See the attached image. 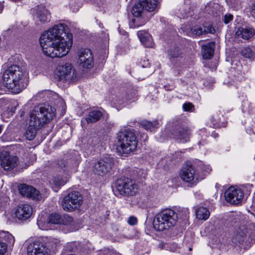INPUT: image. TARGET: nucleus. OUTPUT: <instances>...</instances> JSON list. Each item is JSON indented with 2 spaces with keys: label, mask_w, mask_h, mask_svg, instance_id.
<instances>
[{
  "label": "nucleus",
  "mask_w": 255,
  "mask_h": 255,
  "mask_svg": "<svg viewBox=\"0 0 255 255\" xmlns=\"http://www.w3.org/2000/svg\"><path fill=\"white\" fill-rule=\"evenodd\" d=\"M39 42L46 56L60 58L69 52L72 44V36L67 25L60 23L43 32L39 38Z\"/></svg>",
  "instance_id": "obj_1"
},
{
  "label": "nucleus",
  "mask_w": 255,
  "mask_h": 255,
  "mask_svg": "<svg viewBox=\"0 0 255 255\" xmlns=\"http://www.w3.org/2000/svg\"><path fill=\"white\" fill-rule=\"evenodd\" d=\"M27 74L17 65L9 66L3 73L0 80V94L11 90L12 93H19L28 85Z\"/></svg>",
  "instance_id": "obj_2"
},
{
  "label": "nucleus",
  "mask_w": 255,
  "mask_h": 255,
  "mask_svg": "<svg viewBox=\"0 0 255 255\" xmlns=\"http://www.w3.org/2000/svg\"><path fill=\"white\" fill-rule=\"evenodd\" d=\"M118 150L123 154H128L136 149L137 144L136 136L131 129H127L117 134Z\"/></svg>",
  "instance_id": "obj_3"
},
{
  "label": "nucleus",
  "mask_w": 255,
  "mask_h": 255,
  "mask_svg": "<svg viewBox=\"0 0 255 255\" xmlns=\"http://www.w3.org/2000/svg\"><path fill=\"white\" fill-rule=\"evenodd\" d=\"M177 220V214L174 211L169 209H165L155 216L153 227L156 231H163L173 227Z\"/></svg>",
  "instance_id": "obj_4"
},
{
  "label": "nucleus",
  "mask_w": 255,
  "mask_h": 255,
  "mask_svg": "<svg viewBox=\"0 0 255 255\" xmlns=\"http://www.w3.org/2000/svg\"><path fill=\"white\" fill-rule=\"evenodd\" d=\"M56 110L48 104L35 106L31 112L30 117L42 127L50 123L55 117Z\"/></svg>",
  "instance_id": "obj_5"
},
{
  "label": "nucleus",
  "mask_w": 255,
  "mask_h": 255,
  "mask_svg": "<svg viewBox=\"0 0 255 255\" xmlns=\"http://www.w3.org/2000/svg\"><path fill=\"white\" fill-rule=\"evenodd\" d=\"M82 201V196L79 192L71 191L63 198L62 207L64 211L72 212L80 207Z\"/></svg>",
  "instance_id": "obj_6"
},
{
  "label": "nucleus",
  "mask_w": 255,
  "mask_h": 255,
  "mask_svg": "<svg viewBox=\"0 0 255 255\" xmlns=\"http://www.w3.org/2000/svg\"><path fill=\"white\" fill-rule=\"evenodd\" d=\"M116 187L119 193L125 196H133L138 190L134 181L128 177L118 179L116 182Z\"/></svg>",
  "instance_id": "obj_7"
},
{
  "label": "nucleus",
  "mask_w": 255,
  "mask_h": 255,
  "mask_svg": "<svg viewBox=\"0 0 255 255\" xmlns=\"http://www.w3.org/2000/svg\"><path fill=\"white\" fill-rule=\"evenodd\" d=\"M114 164V159L110 156L101 158L93 166V171L95 174L103 176L110 172Z\"/></svg>",
  "instance_id": "obj_8"
},
{
  "label": "nucleus",
  "mask_w": 255,
  "mask_h": 255,
  "mask_svg": "<svg viewBox=\"0 0 255 255\" xmlns=\"http://www.w3.org/2000/svg\"><path fill=\"white\" fill-rule=\"evenodd\" d=\"M58 76L60 81L69 82H75L79 78L77 72L69 63L59 66Z\"/></svg>",
  "instance_id": "obj_9"
},
{
  "label": "nucleus",
  "mask_w": 255,
  "mask_h": 255,
  "mask_svg": "<svg viewBox=\"0 0 255 255\" xmlns=\"http://www.w3.org/2000/svg\"><path fill=\"white\" fill-rule=\"evenodd\" d=\"M81 161V157L76 152L74 156L67 160L60 159L57 161L58 167L63 171L69 173L76 172Z\"/></svg>",
  "instance_id": "obj_10"
},
{
  "label": "nucleus",
  "mask_w": 255,
  "mask_h": 255,
  "mask_svg": "<svg viewBox=\"0 0 255 255\" xmlns=\"http://www.w3.org/2000/svg\"><path fill=\"white\" fill-rule=\"evenodd\" d=\"M32 11L34 19L37 24L47 23L50 20V13L43 5L35 7Z\"/></svg>",
  "instance_id": "obj_11"
},
{
  "label": "nucleus",
  "mask_w": 255,
  "mask_h": 255,
  "mask_svg": "<svg viewBox=\"0 0 255 255\" xmlns=\"http://www.w3.org/2000/svg\"><path fill=\"white\" fill-rule=\"evenodd\" d=\"M0 163L4 170H10L18 165V158L16 156L9 154L7 151H3L0 154Z\"/></svg>",
  "instance_id": "obj_12"
},
{
  "label": "nucleus",
  "mask_w": 255,
  "mask_h": 255,
  "mask_svg": "<svg viewBox=\"0 0 255 255\" xmlns=\"http://www.w3.org/2000/svg\"><path fill=\"white\" fill-rule=\"evenodd\" d=\"M244 193L240 189H236L234 187L228 188L225 193V197L227 202L232 204H239L243 200Z\"/></svg>",
  "instance_id": "obj_13"
},
{
  "label": "nucleus",
  "mask_w": 255,
  "mask_h": 255,
  "mask_svg": "<svg viewBox=\"0 0 255 255\" xmlns=\"http://www.w3.org/2000/svg\"><path fill=\"white\" fill-rule=\"evenodd\" d=\"M171 134L175 139L182 142H186L189 140L190 130L185 127L179 125L175 126L171 130Z\"/></svg>",
  "instance_id": "obj_14"
},
{
  "label": "nucleus",
  "mask_w": 255,
  "mask_h": 255,
  "mask_svg": "<svg viewBox=\"0 0 255 255\" xmlns=\"http://www.w3.org/2000/svg\"><path fill=\"white\" fill-rule=\"evenodd\" d=\"M79 62L84 68L90 69L94 65L93 56L89 49H81L79 55Z\"/></svg>",
  "instance_id": "obj_15"
},
{
  "label": "nucleus",
  "mask_w": 255,
  "mask_h": 255,
  "mask_svg": "<svg viewBox=\"0 0 255 255\" xmlns=\"http://www.w3.org/2000/svg\"><path fill=\"white\" fill-rule=\"evenodd\" d=\"M180 176L184 181L194 184L197 180L196 171L191 165H186L181 169L180 173Z\"/></svg>",
  "instance_id": "obj_16"
},
{
  "label": "nucleus",
  "mask_w": 255,
  "mask_h": 255,
  "mask_svg": "<svg viewBox=\"0 0 255 255\" xmlns=\"http://www.w3.org/2000/svg\"><path fill=\"white\" fill-rule=\"evenodd\" d=\"M15 242L14 237L8 232L0 231V255H3L7 251V246H13Z\"/></svg>",
  "instance_id": "obj_17"
},
{
  "label": "nucleus",
  "mask_w": 255,
  "mask_h": 255,
  "mask_svg": "<svg viewBox=\"0 0 255 255\" xmlns=\"http://www.w3.org/2000/svg\"><path fill=\"white\" fill-rule=\"evenodd\" d=\"M27 255H47L46 247L43 243L35 241L30 243L27 248Z\"/></svg>",
  "instance_id": "obj_18"
},
{
  "label": "nucleus",
  "mask_w": 255,
  "mask_h": 255,
  "mask_svg": "<svg viewBox=\"0 0 255 255\" xmlns=\"http://www.w3.org/2000/svg\"><path fill=\"white\" fill-rule=\"evenodd\" d=\"M32 213V208L29 204H21L16 208L14 215L19 220L25 221L29 218Z\"/></svg>",
  "instance_id": "obj_19"
},
{
  "label": "nucleus",
  "mask_w": 255,
  "mask_h": 255,
  "mask_svg": "<svg viewBox=\"0 0 255 255\" xmlns=\"http://www.w3.org/2000/svg\"><path fill=\"white\" fill-rule=\"evenodd\" d=\"M248 229L244 226H240L235 231L232 239L233 243L236 246L240 247L243 245L248 234Z\"/></svg>",
  "instance_id": "obj_20"
},
{
  "label": "nucleus",
  "mask_w": 255,
  "mask_h": 255,
  "mask_svg": "<svg viewBox=\"0 0 255 255\" xmlns=\"http://www.w3.org/2000/svg\"><path fill=\"white\" fill-rule=\"evenodd\" d=\"M19 193L23 196L31 198L34 199H39L40 194L39 191L31 186L26 184H20L18 186Z\"/></svg>",
  "instance_id": "obj_21"
},
{
  "label": "nucleus",
  "mask_w": 255,
  "mask_h": 255,
  "mask_svg": "<svg viewBox=\"0 0 255 255\" xmlns=\"http://www.w3.org/2000/svg\"><path fill=\"white\" fill-rule=\"evenodd\" d=\"M41 128H42V126L30 117L29 126L24 134L25 137L29 140L33 139L36 135L37 130Z\"/></svg>",
  "instance_id": "obj_22"
},
{
  "label": "nucleus",
  "mask_w": 255,
  "mask_h": 255,
  "mask_svg": "<svg viewBox=\"0 0 255 255\" xmlns=\"http://www.w3.org/2000/svg\"><path fill=\"white\" fill-rule=\"evenodd\" d=\"M141 4L140 0H139V2L132 7L131 10V12L133 16L137 17L136 18H133L132 20V22L135 23L134 26L136 27L142 25L146 22L145 20H143L141 22H140L142 19L138 18V17L140 16L142 10L144 9L143 7Z\"/></svg>",
  "instance_id": "obj_23"
},
{
  "label": "nucleus",
  "mask_w": 255,
  "mask_h": 255,
  "mask_svg": "<svg viewBox=\"0 0 255 255\" xmlns=\"http://www.w3.org/2000/svg\"><path fill=\"white\" fill-rule=\"evenodd\" d=\"M136 95L137 91L132 87L127 91L124 97L119 96L116 100V103L122 105L125 103L130 101H134L136 99Z\"/></svg>",
  "instance_id": "obj_24"
},
{
  "label": "nucleus",
  "mask_w": 255,
  "mask_h": 255,
  "mask_svg": "<svg viewBox=\"0 0 255 255\" xmlns=\"http://www.w3.org/2000/svg\"><path fill=\"white\" fill-rule=\"evenodd\" d=\"M236 35L238 37L242 38L245 40H249L255 35V30L252 27H240L236 32Z\"/></svg>",
  "instance_id": "obj_25"
},
{
  "label": "nucleus",
  "mask_w": 255,
  "mask_h": 255,
  "mask_svg": "<svg viewBox=\"0 0 255 255\" xmlns=\"http://www.w3.org/2000/svg\"><path fill=\"white\" fill-rule=\"evenodd\" d=\"M137 34L140 42L145 47H151L152 46V38L148 33L141 30L138 31Z\"/></svg>",
  "instance_id": "obj_26"
},
{
  "label": "nucleus",
  "mask_w": 255,
  "mask_h": 255,
  "mask_svg": "<svg viewBox=\"0 0 255 255\" xmlns=\"http://www.w3.org/2000/svg\"><path fill=\"white\" fill-rule=\"evenodd\" d=\"M215 42H212L203 45L202 46V54L203 58L206 59H211L214 51Z\"/></svg>",
  "instance_id": "obj_27"
},
{
  "label": "nucleus",
  "mask_w": 255,
  "mask_h": 255,
  "mask_svg": "<svg viewBox=\"0 0 255 255\" xmlns=\"http://www.w3.org/2000/svg\"><path fill=\"white\" fill-rule=\"evenodd\" d=\"M141 5L146 10L152 12L158 8L159 1L158 0H139Z\"/></svg>",
  "instance_id": "obj_28"
},
{
  "label": "nucleus",
  "mask_w": 255,
  "mask_h": 255,
  "mask_svg": "<svg viewBox=\"0 0 255 255\" xmlns=\"http://www.w3.org/2000/svg\"><path fill=\"white\" fill-rule=\"evenodd\" d=\"M195 214L197 219L199 220H207L210 216L209 210L203 207H200L195 210Z\"/></svg>",
  "instance_id": "obj_29"
},
{
  "label": "nucleus",
  "mask_w": 255,
  "mask_h": 255,
  "mask_svg": "<svg viewBox=\"0 0 255 255\" xmlns=\"http://www.w3.org/2000/svg\"><path fill=\"white\" fill-rule=\"evenodd\" d=\"M102 116L103 114L101 112L94 110L89 113L87 117L86 118V121L88 123H94L98 121Z\"/></svg>",
  "instance_id": "obj_30"
},
{
  "label": "nucleus",
  "mask_w": 255,
  "mask_h": 255,
  "mask_svg": "<svg viewBox=\"0 0 255 255\" xmlns=\"http://www.w3.org/2000/svg\"><path fill=\"white\" fill-rule=\"evenodd\" d=\"M141 126L146 130H149L150 131L154 130V128L158 127V123L157 121L150 122L146 120L142 121L140 123Z\"/></svg>",
  "instance_id": "obj_31"
},
{
  "label": "nucleus",
  "mask_w": 255,
  "mask_h": 255,
  "mask_svg": "<svg viewBox=\"0 0 255 255\" xmlns=\"http://www.w3.org/2000/svg\"><path fill=\"white\" fill-rule=\"evenodd\" d=\"M204 34L203 28L198 26H194L190 28V30L188 32V34L193 37L199 36Z\"/></svg>",
  "instance_id": "obj_32"
},
{
  "label": "nucleus",
  "mask_w": 255,
  "mask_h": 255,
  "mask_svg": "<svg viewBox=\"0 0 255 255\" xmlns=\"http://www.w3.org/2000/svg\"><path fill=\"white\" fill-rule=\"evenodd\" d=\"M241 55L245 58L252 60L255 59V52L251 48L245 47L241 52Z\"/></svg>",
  "instance_id": "obj_33"
},
{
  "label": "nucleus",
  "mask_w": 255,
  "mask_h": 255,
  "mask_svg": "<svg viewBox=\"0 0 255 255\" xmlns=\"http://www.w3.org/2000/svg\"><path fill=\"white\" fill-rule=\"evenodd\" d=\"M59 243V241L56 239H49L46 243L47 250H48L49 251L54 252L57 248Z\"/></svg>",
  "instance_id": "obj_34"
},
{
  "label": "nucleus",
  "mask_w": 255,
  "mask_h": 255,
  "mask_svg": "<svg viewBox=\"0 0 255 255\" xmlns=\"http://www.w3.org/2000/svg\"><path fill=\"white\" fill-rule=\"evenodd\" d=\"M62 221L61 216L57 213H52L48 218V222L51 224H61Z\"/></svg>",
  "instance_id": "obj_35"
},
{
  "label": "nucleus",
  "mask_w": 255,
  "mask_h": 255,
  "mask_svg": "<svg viewBox=\"0 0 255 255\" xmlns=\"http://www.w3.org/2000/svg\"><path fill=\"white\" fill-rule=\"evenodd\" d=\"M67 182V178L66 177H62L60 176H56L53 179V183L57 187H60L64 185Z\"/></svg>",
  "instance_id": "obj_36"
},
{
  "label": "nucleus",
  "mask_w": 255,
  "mask_h": 255,
  "mask_svg": "<svg viewBox=\"0 0 255 255\" xmlns=\"http://www.w3.org/2000/svg\"><path fill=\"white\" fill-rule=\"evenodd\" d=\"M180 54V50L178 47L171 48L168 50V55L170 58L178 57Z\"/></svg>",
  "instance_id": "obj_37"
},
{
  "label": "nucleus",
  "mask_w": 255,
  "mask_h": 255,
  "mask_svg": "<svg viewBox=\"0 0 255 255\" xmlns=\"http://www.w3.org/2000/svg\"><path fill=\"white\" fill-rule=\"evenodd\" d=\"M203 27L204 34L214 33L215 32V29L211 24L208 25H204Z\"/></svg>",
  "instance_id": "obj_38"
},
{
  "label": "nucleus",
  "mask_w": 255,
  "mask_h": 255,
  "mask_svg": "<svg viewBox=\"0 0 255 255\" xmlns=\"http://www.w3.org/2000/svg\"><path fill=\"white\" fill-rule=\"evenodd\" d=\"M63 224H68L71 223L73 221V218L69 215H64L63 216Z\"/></svg>",
  "instance_id": "obj_39"
},
{
  "label": "nucleus",
  "mask_w": 255,
  "mask_h": 255,
  "mask_svg": "<svg viewBox=\"0 0 255 255\" xmlns=\"http://www.w3.org/2000/svg\"><path fill=\"white\" fill-rule=\"evenodd\" d=\"M233 17L231 14H226L224 16L223 21L226 24H227L233 19Z\"/></svg>",
  "instance_id": "obj_40"
},
{
  "label": "nucleus",
  "mask_w": 255,
  "mask_h": 255,
  "mask_svg": "<svg viewBox=\"0 0 255 255\" xmlns=\"http://www.w3.org/2000/svg\"><path fill=\"white\" fill-rule=\"evenodd\" d=\"M193 105L190 103H185L183 105V108L184 111H191L192 108H193Z\"/></svg>",
  "instance_id": "obj_41"
},
{
  "label": "nucleus",
  "mask_w": 255,
  "mask_h": 255,
  "mask_svg": "<svg viewBox=\"0 0 255 255\" xmlns=\"http://www.w3.org/2000/svg\"><path fill=\"white\" fill-rule=\"evenodd\" d=\"M179 212V214H183V217L184 218H186L189 214V210L188 208H183L180 210Z\"/></svg>",
  "instance_id": "obj_42"
},
{
  "label": "nucleus",
  "mask_w": 255,
  "mask_h": 255,
  "mask_svg": "<svg viewBox=\"0 0 255 255\" xmlns=\"http://www.w3.org/2000/svg\"><path fill=\"white\" fill-rule=\"evenodd\" d=\"M128 223L131 225H135L137 223V219L134 217H130L128 218Z\"/></svg>",
  "instance_id": "obj_43"
},
{
  "label": "nucleus",
  "mask_w": 255,
  "mask_h": 255,
  "mask_svg": "<svg viewBox=\"0 0 255 255\" xmlns=\"http://www.w3.org/2000/svg\"><path fill=\"white\" fill-rule=\"evenodd\" d=\"M168 245L163 242H160L158 245V248L160 249H164L167 248Z\"/></svg>",
  "instance_id": "obj_44"
},
{
  "label": "nucleus",
  "mask_w": 255,
  "mask_h": 255,
  "mask_svg": "<svg viewBox=\"0 0 255 255\" xmlns=\"http://www.w3.org/2000/svg\"><path fill=\"white\" fill-rule=\"evenodd\" d=\"M3 4L1 2H0V13L3 10Z\"/></svg>",
  "instance_id": "obj_45"
},
{
  "label": "nucleus",
  "mask_w": 255,
  "mask_h": 255,
  "mask_svg": "<svg viewBox=\"0 0 255 255\" xmlns=\"http://www.w3.org/2000/svg\"><path fill=\"white\" fill-rule=\"evenodd\" d=\"M252 9V11L255 14V3L253 5Z\"/></svg>",
  "instance_id": "obj_46"
},
{
  "label": "nucleus",
  "mask_w": 255,
  "mask_h": 255,
  "mask_svg": "<svg viewBox=\"0 0 255 255\" xmlns=\"http://www.w3.org/2000/svg\"><path fill=\"white\" fill-rule=\"evenodd\" d=\"M37 221H38V222H40V221H41V222H42V218H41V217H38V219H37Z\"/></svg>",
  "instance_id": "obj_47"
},
{
  "label": "nucleus",
  "mask_w": 255,
  "mask_h": 255,
  "mask_svg": "<svg viewBox=\"0 0 255 255\" xmlns=\"http://www.w3.org/2000/svg\"><path fill=\"white\" fill-rule=\"evenodd\" d=\"M2 127L0 125V133H1V131H2Z\"/></svg>",
  "instance_id": "obj_48"
},
{
  "label": "nucleus",
  "mask_w": 255,
  "mask_h": 255,
  "mask_svg": "<svg viewBox=\"0 0 255 255\" xmlns=\"http://www.w3.org/2000/svg\"><path fill=\"white\" fill-rule=\"evenodd\" d=\"M189 250L190 251H191L192 250V249L191 248H189Z\"/></svg>",
  "instance_id": "obj_49"
}]
</instances>
